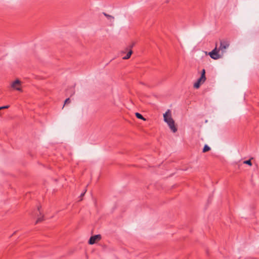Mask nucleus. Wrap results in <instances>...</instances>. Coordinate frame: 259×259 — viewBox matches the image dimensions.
I'll use <instances>...</instances> for the list:
<instances>
[{
  "label": "nucleus",
  "mask_w": 259,
  "mask_h": 259,
  "mask_svg": "<svg viewBox=\"0 0 259 259\" xmlns=\"http://www.w3.org/2000/svg\"><path fill=\"white\" fill-rule=\"evenodd\" d=\"M9 105H6V106H2V107H0L1 108V109H7L9 107Z\"/></svg>",
  "instance_id": "nucleus-16"
},
{
  "label": "nucleus",
  "mask_w": 259,
  "mask_h": 259,
  "mask_svg": "<svg viewBox=\"0 0 259 259\" xmlns=\"http://www.w3.org/2000/svg\"><path fill=\"white\" fill-rule=\"evenodd\" d=\"M101 239V236L100 234L94 235L91 237L89 240V244H94L96 242L100 240Z\"/></svg>",
  "instance_id": "nucleus-4"
},
{
  "label": "nucleus",
  "mask_w": 259,
  "mask_h": 259,
  "mask_svg": "<svg viewBox=\"0 0 259 259\" xmlns=\"http://www.w3.org/2000/svg\"><path fill=\"white\" fill-rule=\"evenodd\" d=\"M210 150V148L207 145H205L203 149V152H206L209 151Z\"/></svg>",
  "instance_id": "nucleus-10"
},
{
  "label": "nucleus",
  "mask_w": 259,
  "mask_h": 259,
  "mask_svg": "<svg viewBox=\"0 0 259 259\" xmlns=\"http://www.w3.org/2000/svg\"><path fill=\"white\" fill-rule=\"evenodd\" d=\"M40 206H38V207H37V209L39 211H40Z\"/></svg>",
  "instance_id": "nucleus-19"
},
{
  "label": "nucleus",
  "mask_w": 259,
  "mask_h": 259,
  "mask_svg": "<svg viewBox=\"0 0 259 259\" xmlns=\"http://www.w3.org/2000/svg\"><path fill=\"white\" fill-rule=\"evenodd\" d=\"M126 52H127V54L125 56H124L122 58L123 59L126 60V59H129L131 57V56L133 53L132 50L129 49L128 50H126L125 48L124 49V50H123L122 51V53H125Z\"/></svg>",
  "instance_id": "nucleus-6"
},
{
  "label": "nucleus",
  "mask_w": 259,
  "mask_h": 259,
  "mask_svg": "<svg viewBox=\"0 0 259 259\" xmlns=\"http://www.w3.org/2000/svg\"><path fill=\"white\" fill-rule=\"evenodd\" d=\"M12 88L14 89L15 90L18 91H21L22 89L21 88V81L17 79L15 81H14L13 82H12L11 84Z\"/></svg>",
  "instance_id": "nucleus-5"
},
{
  "label": "nucleus",
  "mask_w": 259,
  "mask_h": 259,
  "mask_svg": "<svg viewBox=\"0 0 259 259\" xmlns=\"http://www.w3.org/2000/svg\"><path fill=\"white\" fill-rule=\"evenodd\" d=\"M135 115L138 118L143 119V120H146V119L140 113L137 112L136 113Z\"/></svg>",
  "instance_id": "nucleus-8"
},
{
  "label": "nucleus",
  "mask_w": 259,
  "mask_h": 259,
  "mask_svg": "<svg viewBox=\"0 0 259 259\" xmlns=\"http://www.w3.org/2000/svg\"><path fill=\"white\" fill-rule=\"evenodd\" d=\"M85 192L82 193L80 195V197H82L84 195Z\"/></svg>",
  "instance_id": "nucleus-18"
},
{
  "label": "nucleus",
  "mask_w": 259,
  "mask_h": 259,
  "mask_svg": "<svg viewBox=\"0 0 259 259\" xmlns=\"http://www.w3.org/2000/svg\"><path fill=\"white\" fill-rule=\"evenodd\" d=\"M164 120L167 123L169 127L173 133H176L177 131V128L175 126V121L171 117V115L170 110L167 111L163 114Z\"/></svg>",
  "instance_id": "nucleus-1"
},
{
  "label": "nucleus",
  "mask_w": 259,
  "mask_h": 259,
  "mask_svg": "<svg viewBox=\"0 0 259 259\" xmlns=\"http://www.w3.org/2000/svg\"><path fill=\"white\" fill-rule=\"evenodd\" d=\"M220 50L217 49V47H215L211 52L209 53V55L210 57L214 60H217L221 58V55L219 54Z\"/></svg>",
  "instance_id": "nucleus-2"
},
{
  "label": "nucleus",
  "mask_w": 259,
  "mask_h": 259,
  "mask_svg": "<svg viewBox=\"0 0 259 259\" xmlns=\"http://www.w3.org/2000/svg\"><path fill=\"white\" fill-rule=\"evenodd\" d=\"M230 46L229 42L227 40H221L220 42V46L219 48L220 51H221L222 54L225 52V50L228 48Z\"/></svg>",
  "instance_id": "nucleus-3"
},
{
  "label": "nucleus",
  "mask_w": 259,
  "mask_h": 259,
  "mask_svg": "<svg viewBox=\"0 0 259 259\" xmlns=\"http://www.w3.org/2000/svg\"><path fill=\"white\" fill-rule=\"evenodd\" d=\"M201 74L205 75V70L204 69L202 70Z\"/></svg>",
  "instance_id": "nucleus-17"
},
{
  "label": "nucleus",
  "mask_w": 259,
  "mask_h": 259,
  "mask_svg": "<svg viewBox=\"0 0 259 259\" xmlns=\"http://www.w3.org/2000/svg\"><path fill=\"white\" fill-rule=\"evenodd\" d=\"M135 42H132L131 45H130L127 47L125 48L126 50H128L129 49L132 50V48L135 46Z\"/></svg>",
  "instance_id": "nucleus-11"
},
{
  "label": "nucleus",
  "mask_w": 259,
  "mask_h": 259,
  "mask_svg": "<svg viewBox=\"0 0 259 259\" xmlns=\"http://www.w3.org/2000/svg\"><path fill=\"white\" fill-rule=\"evenodd\" d=\"M205 81L201 79L200 77L197 79V81L194 84V88L198 89L200 85L203 83Z\"/></svg>",
  "instance_id": "nucleus-7"
},
{
  "label": "nucleus",
  "mask_w": 259,
  "mask_h": 259,
  "mask_svg": "<svg viewBox=\"0 0 259 259\" xmlns=\"http://www.w3.org/2000/svg\"><path fill=\"white\" fill-rule=\"evenodd\" d=\"M103 15L106 17L109 20H110V21H112L114 19V17L110 15H108L105 13H103Z\"/></svg>",
  "instance_id": "nucleus-9"
},
{
  "label": "nucleus",
  "mask_w": 259,
  "mask_h": 259,
  "mask_svg": "<svg viewBox=\"0 0 259 259\" xmlns=\"http://www.w3.org/2000/svg\"><path fill=\"white\" fill-rule=\"evenodd\" d=\"M200 78L203 80L204 81H205L206 80V77H205V75H202V74H201V76L200 77Z\"/></svg>",
  "instance_id": "nucleus-14"
},
{
  "label": "nucleus",
  "mask_w": 259,
  "mask_h": 259,
  "mask_svg": "<svg viewBox=\"0 0 259 259\" xmlns=\"http://www.w3.org/2000/svg\"><path fill=\"white\" fill-rule=\"evenodd\" d=\"M70 102V100L69 98H67L65 100V103H64V105L65 104H68Z\"/></svg>",
  "instance_id": "nucleus-15"
},
{
  "label": "nucleus",
  "mask_w": 259,
  "mask_h": 259,
  "mask_svg": "<svg viewBox=\"0 0 259 259\" xmlns=\"http://www.w3.org/2000/svg\"><path fill=\"white\" fill-rule=\"evenodd\" d=\"M245 164H248L250 166L252 165V163L251 162V160L250 159H249V160H245L243 162Z\"/></svg>",
  "instance_id": "nucleus-12"
},
{
  "label": "nucleus",
  "mask_w": 259,
  "mask_h": 259,
  "mask_svg": "<svg viewBox=\"0 0 259 259\" xmlns=\"http://www.w3.org/2000/svg\"><path fill=\"white\" fill-rule=\"evenodd\" d=\"M43 218H44V217H43V216H42V217H39V218H38L37 219V220H36V221L35 224H37V223H38L41 222V221H43V220H44V219H43Z\"/></svg>",
  "instance_id": "nucleus-13"
},
{
  "label": "nucleus",
  "mask_w": 259,
  "mask_h": 259,
  "mask_svg": "<svg viewBox=\"0 0 259 259\" xmlns=\"http://www.w3.org/2000/svg\"><path fill=\"white\" fill-rule=\"evenodd\" d=\"M2 110V109H1V108L0 107V110Z\"/></svg>",
  "instance_id": "nucleus-20"
}]
</instances>
